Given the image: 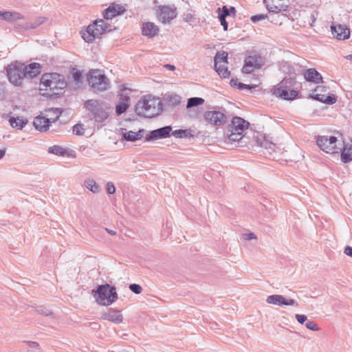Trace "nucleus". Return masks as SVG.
Masks as SVG:
<instances>
[{
    "label": "nucleus",
    "mask_w": 352,
    "mask_h": 352,
    "mask_svg": "<svg viewBox=\"0 0 352 352\" xmlns=\"http://www.w3.org/2000/svg\"><path fill=\"white\" fill-rule=\"evenodd\" d=\"M67 87L64 77L57 73L44 74L39 85L40 93L47 98H55L62 94Z\"/></svg>",
    "instance_id": "obj_1"
},
{
    "label": "nucleus",
    "mask_w": 352,
    "mask_h": 352,
    "mask_svg": "<svg viewBox=\"0 0 352 352\" xmlns=\"http://www.w3.org/2000/svg\"><path fill=\"white\" fill-rule=\"evenodd\" d=\"M283 70L285 73L289 74V77H285L272 89L274 96L284 100H293L297 95L298 91L291 90L296 83V77L294 69L287 63L283 66Z\"/></svg>",
    "instance_id": "obj_2"
},
{
    "label": "nucleus",
    "mask_w": 352,
    "mask_h": 352,
    "mask_svg": "<svg viewBox=\"0 0 352 352\" xmlns=\"http://www.w3.org/2000/svg\"><path fill=\"white\" fill-rule=\"evenodd\" d=\"M135 113L144 118H153L162 111V102L159 98L145 96L137 102L135 108Z\"/></svg>",
    "instance_id": "obj_3"
},
{
    "label": "nucleus",
    "mask_w": 352,
    "mask_h": 352,
    "mask_svg": "<svg viewBox=\"0 0 352 352\" xmlns=\"http://www.w3.org/2000/svg\"><path fill=\"white\" fill-rule=\"evenodd\" d=\"M87 81L95 92L100 93L108 90L111 82L104 71L100 69H90L87 74Z\"/></svg>",
    "instance_id": "obj_4"
},
{
    "label": "nucleus",
    "mask_w": 352,
    "mask_h": 352,
    "mask_svg": "<svg viewBox=\"0 0 352 352\" xmlns=\"http://www.w3.org/2000/svg\"><path fill=\"white\" fill-rule=\"evenodd\" d=\"M92 294L100 305L108 306L118 299L116 288L109 284L99 285L96 290H92Z\"/></svg>",
    "instance_id": "obj_5"
},
{
    "label": "nucleus",
    "mask_w": 352,
    "mask_h": 352,
    "mask_svg": "<svg viewBox=\"0 0 352 352\" xmlns=\"http://www.w3.org/2000/svg\"><path fill=\"white\" fill-rule=\"evenodd\" d=\"M61 110L58 108H50L46 109L45 116H36L33 122L34 127L40 131H47L51 123L58 120L61 115Z\"/></svg>",
    "instance_id": "obj_6"
},
{
    "label": "nucleus",
    "mask_w": 352,
    "mask_h": 352,
    "mask_svg": "<svg viewBox=\"0 0 352 352\" xmlns=\"http://www.w3.org/2000/svg\"><path fill=\"white\" fill-rule=\"evenodd\" d=\"M250 123L241 117H234L228 129V138L230 142H239L243 133L248 129Z\"/></svg>",
    "instance_id": "obj_7"
},
{
    "label": "nucleus",
    "mask_w": 352,
    "mask_h": 352,
    "mask_svg": "<svg viewBox=\"0 0 352 352\" xmlns=\"http://www.w3.org/2000/svg\"><path fill=\"white\" fill-rule=\"evenodd\" d=\"M318 146L327 153H337L342 149L343 141L335 136L321 135L317 138Z\"/></svg>",
    "instance_id": "obj_8"
},
{
    "label": "nucleus",
    "mask_w": 352,
    "mask_h": 352,
    "mask_svg": "<svg viewBox=\"0 0 352 352\" xmlns=\"http://www.w3.org/2000/svg\"><path fill=\"white\" fill-rule=\"evenodd\" d=\"M6 71L10 82L14 86H21L23 79L26 78L23 63H12L8 66Z\"/></svg>",
    "instance_id": "obj_9"
},
{
    "label": "nucleus",
    "mask_w": 352,
    "mask_h": 352,
    "mask_svg": "<svg viewBox=\"0 0 352 352\" xmlns=\"http://www.w3.org/2000/svg\"><path fill=\"white\" fill-rule=\"evenodd\" d=\"M84 106L91 113L97 122H104L109 116V113L100 105L97 100H88L85 102Z\"/></svg>",
    "instance_id": "obj_10"
},
{
    "label": "nucleus",
    "mask_w": 352,
    "mask_h": 352,
    "mask_svg": "<svg viewBox=\"0 0 352 352\" xmlns=\"http://www.w3.org/2000/svg\"><path fill=\"white\" fill-rule=\"evenodd\" d=\"M204 119L212 126L223 125L227 121L226 116L219 111H207L204 114Z\"/></svg>",
    "instance_id": "obj_11"
},
{
    "label": "nucleus",
    "mask_w": 352,
    "mask_h": 352,
    "mask_svg": "<svg viewBox=\"0 0 352 352\" xmlns=\"http://www.w3.org/2000/svg\"><path fill=\"white\" fill-rule=\"evenodd\" d=\"M263 65V59L258 55H250L245 59V63L242 69L243 73L250 74Z\"/></svg>",
    "instance_id": "obj_12"
},
{
    "label": "nucleus",
    "mask_w": 352,
    "mask_h": 352,
    "mask_svg": "<svg viewBox=\"0 0 352 352\" xmlns=\"http://www.w3.org/2000/svg\"><path fill=\"white\" fill-rule=\"evenodd\" d=\"M266 302L268 304L274 305H286V306H295L298 307V303L296 300L291 298H287L282 295L274 294L268 296L266 298Z\"/></svg>",
    "instance_id": "obj_13"
},
{
    "label": "nucleus",
    "mask_w": 352,
    "mask_h": 352,
    "mask_svg": "<svg viewBox=\"0 0 352 352\" xmlns=\"http://www.w3.org/2000/svg\"><path fill=\"white\" fill-rule=\"evenodd\" d=\"M286 1L287 0H263L267 10L274 13L285 11L288 7Z\"/></svg>",
    "instance_id": "obj_14"
},
{
    "label": "nucleus",
    "mask_w": 352,
    "mask_h": 352,
    "mask_svg": "<svg viewBox=\"0 0 352 352\" xmlns=\"http://www.w3.org/2000/svg\"><path fill=\"white\" fill-rule=\"evenodd\" d=\"M177 16L176 8L170 6H162L160 8L157 17L159 20L163 23H166L170 22Z\"/></svg>",
    "instance_id": "obj_15"
},
{
    "label": "nucleus",
    "mask_w": 352,
    "mask_h": 352,
    "mask_svg": "<svg viewBox=\"0 0 352 352\" xmlns=\"http://www.w3.org/2000/svg\"><path fill=\"white\" fill-rule=\"evenodd\" d=\"M172 131L170 126H164L153 131H151L146 136V141L155 140L158 139H164L169 137L170 133Z\"/></svg>",
    "instance_id": "obj_16"
},
{
    "label": "nucleus",
    "mask_w": 352,
    "mask_h": 352,
    "mask_svg": "<svg viewBox=\"0 0 352 352\" xmlns=\"http://www.w3.org/2000/svg\"><path fill=\"white\" fill-rule=\"evenodd\" d=\"M126 91H127V89L124 87L118 95L119 102L116 107V112L119 116L125 112L129 106L130 98L124 93ZM128 91H130L131 90L128 89Z\"/></svg>",
    "instance_id": "obj_17"
},
{
    "label": "nucleus",
    "mask_w": 352,
    "mask_h": 352,
    "mask_svg": "<svg viewBox=\"0 0 352 352\" xmlns=\"http://www.w3.org/2000/svg\"><path fill=\"white\" fill-rule=\"evenodd\" d=\"M256 145L267 151H276L278 148L276 144L263 134L258 133L254 137Z\"/></svg>",
    "instance_id": "obj_18"
},
{
    "label": "nucleus",
    "mask_w": 352,
    "mask_h": 352,
    "mask_svg": "<svg viewBox=\"0 0 352 352\" xmlns=\"http://www.w3.org/2000/svg\"><path fill=\"white\" fill-rule=\"evenodd\" d=\"M101 319L120 324L123 322V316L120 311L111 308L102 313Z\"/></svg>",
    "instance_id": "obj_19"
},
{
    "label": "nucleus",
    "mask_w": 352,
    "mask_h": 352,
    "mask_svg": "<svg viewBox=\"0 0 352 352\" xmlns=\"http://www.w3.org/2000/svg\"><path fill=\"white\" fill-rule=\"evenodd\" d=\"M332 34L340 40L347 39L350 36V30L345 25L340 24L331 26Z\"/></svg>",
    "instance_id": "obj_20"
},
{
    "label": "nucleus",
    "mask_w": 352,
    "mask_h": 352,
    "mask_svg": "<svg viewBox=\"0 0 352 352\" xmlns=\"http://www.w3.org/2000/svg\"><path fill=\"white\" fill-rule=\"evenodd\" d=\"M0 19L9 23L23 20L24 16L16 11H0Z\"/></svg>",
    "instance_id": "obj_21"
},
{
    "label": "nucleus",
    "mask_w": 352,
    "mask_h": 352,
    "mask_svg": "<svg viewBox=\"0 0 352 352\" xmlns=\"http://www.w3.org/2000/svg\"><path fill=\"white\" fill-rule=\"evenodd\" d=\"M82 38L87 43H92L96 38H99L101 34L97 28L93 25H89L87 30L81 32Z\"/></svg>",
    "instance_id": "obj_22"
},
{
    "label": "nucleus",
    "mask_w": 352,
    "mask_h": 352,
    "mask_svg": "<svg viewBox=\"0 0 352 352\" xmlns=\"http://www.w3.org/2000/svg\"><path fill=\"white\" fill-rule=\"evenodd\" d=\"M159 28L154 23L145 22L142 23V34L148 38H152L159 33Z\"/></svg>",
    "instance_id": "obj_23"
},
{
    "label": "nucleus",
    "mask_w": 352,
    "mask_h": 352,
    "mask_svg": "<svg viewBox=\"0 0 352 352\" xmlns=\"http://www.w3.org/2000/svg\"><path fill=\"white\" fill-rule=\"evenodd\" d=\"M124 8L120 5H112L103 11V16L106 19H111L113 17L122 14Z\"/></svg>",
    "instance_id": "obj_24"
},
{
    "label": "nucleus",
    "mask_w": 352,
    "mask_h": 352,
    "mask_svg": "<svg viewBox=\"0 0 352 352\" xmlns=\"http://www.w3.org/2000/svg\"><path fill=\"white\" fill-rule=\"evenodd\" d=\"M41 66L39 63H33L28 65H24V72L26 78H33L41 73Z\"/></svg>",
    "instance_id": "obj_25"
},
{
    "label": "nucleus",
    "mask_w": 352,
    "mask_h": 352,
    "mask_svg": "<svg viewBox=\"0 0 352 352\" xmlns=\"http://www.w3.org/2000/svg\"><path fill=\"white\" fill-rule=\"evenodd\" d=\"M303 75L305 79L308 82H311L315 84H319L323 82L321 74L314 68L307 69Z\"/></svg>",
    "instance_id": "obj_26"
},
{
    "label": "nucleus",
    "mask_w": 352,
    "mask_h": 352,
    "mask_svg": "<svg viewBox=\"0 0 352 352\" xmlns=\"http://www.w3.org/2000/svg\"><path fill=\"white\" fill-rule=\"evenodd\" d=\"M47 19L45 16H38L34 19L33 21L27 22L19 25L18 28H21L23 30H29L36 29L38 26L43 24L45 21H47Z\"/></svg>",
    "instance_id": "obj_27"
},
{
    "label": "nucleus",
    "mask_w": 352,
    "mask_h": 352,
    "mask_svg": "<svg viewBox=\"0 0 352 352\" xmlns=\"http://www.w3.org/2000/svg\"><path fill=\"white\" fill-rule=\"evenodd\" d=\"M310 97L316 100L328 104H333L336 103V98L333 95L327 96L325 94L316 93L310 95Z\"/></svg>",
    "instance_id": "obj_28"
},
{
    "label": "nucleus",
    "mask_w": 352,
    "mask_h": 352,
    "mask_svg": "<svg viewBox=\"0 0 352 352\" xmlns=\"http://www.w3.org/2000/svg\"><path fill=\"white\" fill-rule=\"evenodd\" d=\"M144 132V130H139L138 132H134L132 131H126L123 133V138L126 141L135 142L140 140L143 137Z\"/></svg>",
    "instance_id": "obj_29"
},
{
    "label": "nucleus",
    "mask_w": 352,
    "mask_h": 352,
    "mask_svg": "<svg viewBox=\"0 0 352 352\" xmlns=\"http://www.w3.org/2000/svg\"><path fill=\"white\" fill-rule=\"evenodd\" d=\"M341 151V160L344 163L352 161V144L346 146L343 145Z\"/></svg>",
    "instance_id": "obj_30"
},
{
    "label": "nucleus",
    "mask_w": 352,
    "mask_h": 352,
    "mask_svg": "<svg viewBox=\"0 0 352 352\" xmlns=\"http://www.w3.org/2000/svg\"><path fill=\"white\" fill-rule=\"evenodd\" d=\"M10 125L13 128H16L17 129H22L28 123V120L26 118H20V117H11L9 120Z\"/></svg>",
    "instance_id": "obj_31"
},
{
    "label": "nucleus",
    "mask_w": 352,
    "mask_h": 352,
    "mask_svg": "<svg viewBox=\"0 0 352 352\" xmlns=\"http://www.w3.org/2000/svg\"><path fill=\"white\" fill-rule=\"evenodd\" d=\"M85 186L89 190L95 194L99 193L101 190L100 186L94 179H87L85 181Z\"/></svg>",
    "instance_id": "obj_32"
},
{
    "label": "nucleus",
    "mask_w": 352,
    "mask_h": 352,
    "mask_svg": "<svg viewBox=\"0 0 352 352\" xmlns=\"http://www.w3.org/2000/svg\"><path fill=\"white\" fill-rule=\"evenodd\" d=\"M228 53L226 52H218L214 57V66L218 65L228 64Z\"/></svg>",
    "instance_id": "obj_33"
},
{
    "label": "nucleus",
    "mask_w": 352,
    "mask_h": 352,
    "mask_svg": "<svg viewBox=\"0 0 352 352\" xmlns=\"http://www.w3.org/2000/svg\"><path fill=\"white\" fill-rule=\"evenodd\" d=\"M227 64L221 63V65H218L214 66V69L216 72L218 73L219 76L223 78H228L230 75V71L228 69Z\"/></svg>",
    "instance_id": "obj_34"
},
{
    "label": "nucleus",
    "mask_w": 352,
    "mask_h": 352,
    "mask_svg": "<svg viewBox=\"0 0 352 352\" xmlns=\"http://www.w3.org/2000/svg\"><path fill=\"white\" fill-rule=\"evenodd\" d=\"M204 103V99L199 97L190 98L188 100L186 108L190 109L194 107L201 105Z\"/></svg>",
    "instance_id": "obj_35"
},
{
    "label": "nucleus",
    "mask_w": 352,
    "mask_h": 352,
    "mask_svg": "<svg viewBox=\"0 0 352 352\" xmlns=\"http://www.w3.org/2000/svg\"><path fill=\"white\" fill-rule=\"evenodd\" d=\"M172 135L177 138H189L192 137L190 130L189 129H177L172 132Z\"/></svg>",
    "instance_id": "obj_36"
},
{
    "label": "nucleus",
    "mask_w": 352,
    "mask_h": 352,
    "mask_svg": "<svg viewBox=\"0 0 352 352\" xmlns=\"http://www.w3.org/2000/svg\"><path fill=\"white\" fill-rule=\"evenodd\" d=\"M230 85L233 87H236L239 89H251L252 88H255L256 87V85H245V84H243L242 82H239L237 81L236 79H231L230 80Z\"/></svg>",
    "instance_id": "obj_37"
},
{
    "label": "nucleus",
    "mask_w": 352,
    "mask_h": 352,
    "mask_svg": "<svg viewBox=\"0 0 352 352\" xmlns=\"http://www.w3.org/2000/svg\"><path fill=\"white\" fill-rule=\"evenodd\" d=\"M93 25L96 27V28H97L98 31L100 32L101 35L103 33H104L108 29V25L102 19L96 21L93 23Z\"/></svg>",
    "instance_id": "obj_38"
},
{
    "label": "nucleus",
    "mask_w": 352,
    "mask_h": 352,
    "mask_svg": "<svg viewBox=\"0 0 352 352\" xmlns=\"http://www.w3.org/2000/svg\"><path fill=\"white\" fill-rule=\"evenodd\" d=\"M49 153L59 155V156H65L66 154V151L61 146L54 145L49 148Z\"/></svg>",
    "instance_id": "obj_39"
},
{
    "label": "nucleus",
    "mask_w": 352,
    "mask_h": 352,
    "mask_svg": "<svg viewBox=\"0 0 352 352\" xmlns=\"http://www.w3.org/2000/svg\"><path fill=\"white\" fill-rule=\"evenodd\" d=\"M73 133L76 135H82L85 133V129L81 124H77L73 126Z\"/></svg>",
    "instance_id": "obj_40"
},
{
    "label": "nucleus",
    "mask_w": 352,
    "mask_h": 352,
    "mask_svg": "<svg viewBox=\"0 0 352 352\" xmlns=\"http://www.w3.org/2000/svg\"><path fill=\"white\" fill-rule=\"evenodd\" d=\"M267 19V14H256V15L252 16L251 18H250V20L253 23H257V22H258L260 21H262V20H264V19Z\"/></svg>",
    "instance_id": "obj_41"
},
{
    "label": "nucleus",
    "mask_w": 352,
    "mask_h": 352,
    "mask_svg": "<svg viewBox=\"0 0 352 352\" xmlns=\"http://www.w3.org/2000/svg\"><path fill=\"white\" fill-rule=\"evenodd\" d=\"M305 326L308 329L314 331H318L320 329L318 324L311 320H307Z\"/></svg>",
    "instance_id": "obj_42"
},
{
    "label": "nucleus",
    "mask_w": 352,
    "mask_h": 352,
    "mask_svg": "<svg viewBox=\"0 0 352 352\" xmlns=\"http://www.w3.org/2000/svg\"><path fill=\"white\" fill-rule=\"evenodd\" d=\"M168 101L172 105L176 106L180 103L181 98L177 95H172L169 97Z\"/></svg>",
    "instance_id": "obj_43"
},
{
    "label": "nucleus",
    "mask_w": 352,
    "mask_h": 352,
    "mask_svg": "<svg viewBox=\"0 0 352 352\" xmlns=\"http://www.w3.org/2000/svg\"><path fill=\"white\" fill-rule=\"evenodd\" d=\"M129 289L131 292L135 293V294H139L142 292V288L140 285L138 284H131L129 285Z\"/></svg>",
    "instance_id": "obj_44"
},
{
    "label": "nucleus",
    "mask_w": 352,
    "mask_h": 352,
    "mask_svg": "<svg viewBox=\"0 0 352 352\" xmlns=\"http://www.w3.org/2000/svg\"><path fill=\"white\" fill-rule=\"evenodd\" d=\"M221 8H218L217 12L219 13V16H223V17H226L227 16L230 15V10L227 8V6H223L221 8Z\"/></svg>",
    "instance_id": "obj_45"
},
{
    "label": "nucleus",
    "mask_w": 352,
    "mask_h": 352,
    "mask_svg": "<svg viewBox=\"0 0 352 352\" xmlns=\"http://www.w3.org/2000/svg\"><path fill=\"white\" fill-rule=\"evenodd\" d=\"M195 19L194 14L190 12L184 14V21L186 23L195 22Z\"/></svg>",
    "instance_id": "obj_46"
},
{
    "label": "nucleus",
    "mask_w": 352,
    "mask_h": 352,
    "mask_svg": "<svg viewBox=\"0 0 352 352\" xmlns=\"http://www.w3.org/2000/svg\"><path fill=\"white\" fill-rule=\"evenodd\" d=\"M107 192L109 195H113L116 192V188L114 186V184L111 182H109L107 184Z\"/></svg>",
    "instance_id": "obj_47"
},
{
    "label": "nucleus",
    "mask_w": 352,
    "mask_h": 352,
    "mask_svg": "<svg viewBox=\"0 0 352 352\" xmlns=\"http://www.w3.org/2000/svg\"><path fill=\"white\" fill-rule=\"evenodd\" d=\"M73 78L76 83H78L81 81L82 75L81 73L78 70H76L72 73Z\"/></svg>",
    "instance_id": "obj_48"
},
{
    "label": "nucleus",
    "mask_w": 352,
    "mask_h": 352,
    "mask_svg": "<svg viewBox=\"0 0 352 352\" xmlns=\"http://www.w3.org/2000/svg\"><path fill=\"white\" fill-rule=\"evenodd\" d=\"M295 318L300 324H303L305 322L307 321V316L303 314H296Z\"/></svg>",
    "instance_id": "obj_49"
},
{
    "label": "nucleus",
    "mask_w": 352,
    "mask_h": 352,
    "mask_svg": "<svg viewBox=\"0 0 352 352\" xmlns=\"http://www.w3.org/2000/svg\"><path fill=\"white\" fill-rule=\"evenodd\" d=\"M219 21L221 22V25L223 26V30L226 31L228 30V24L226 21V17L223 16H219Z\"/></svg>",
    "instance_id": "obj_50"
},
{
    "label": "nucleus",
    "mask_w": 352,
    "mask_h": 352,
    "mask_svg": "<svg viewBox=\"0 0 352 352\" xmlns=\"http://www.w3.org/2000/svg\"><path fill=\"white\" fill-rule=\"evenodd\" d=\"M243 238H244V239L250 241L252 239H255L256 237L254 233L250 232V233L244 234Z\"/></svg>",
    "instance_id": "obj_51"
},
{
    "label": "nucleus",
    "mask_w": 352,
    "mask_h": 352,
    "mask_svg": "<svg viewBox=\"0 0 352 352\" xmlns=\"http://www.w3.org/2000/svg\"><path fill=\"white\" fill-rule=\"evenodd\" d=\"M344 252L347 256H349L352 257V248L351 246H346L344 248Z\"/></svg>",
    "instance_id": "obj_52"
},
{
    "label": "nucleus",
    "mask_w": 352,
    "mask_h": 352,
    "mask_svg": "<svg viewBox=\"0 0 352 352\" xmlns=\"http://www.w3.org/2000/svg\"><path fill=\"white\" fill-rule=\"evenodd\" d=\"M315 92H326L327 88L324 86H317L314 90Z\"/></svg>",
    "instance_id": "obj_53"
},
{
    "label": "nucleus",
    "mask_w": 352,
    "mask_h": 352,
    "mask_svg": "<svg viewBox=\"0 0 352 352\" xmlns=\"http://www.w3.org/2000/svg\"><path fill=\"white\" fill-rule=\"evenodd\" d=\"M164 67L167 69L171 70V71H174L175 69V67L174 65H170V64L164 65Z\"/></svg>",
    "instance_id": "obj_54"
},
{
    "label": "nucleus",
    "mask_w": 352,
    "mask_h": 352,
    "mask_svg": "<svg viewBox=\"0 0 352 352\" xmlns=\"http://www.w3.org/2000/svg\"><path fill=\"white\" fill-rule=\"evenodd\" d=\"M229 10H230V14H232L233 16H235V14H236V10H235V8L234 7H230V8Z\"/></svg>",
    "instance_id": "obj_55"
},
{
    "label": "nucleus",
    "mask_w": 352,
    "mask_h": 352,
    "mask_svg": "<svg viewBox=\"0 0 352 352\" xmlns=\"http://www.w3.org/2000/svg\"><path fill=\"white\" fill-rule=\"evenodd\" d=\"M5 155H6V150L0 149V160L2 159Z\"/></svg>",
    "instance_id": "obj_56"
},
{
    "label": "nucleus",
    "mask_w": 352,
    "mask_h": 352,
    "mask_svg": "<svg viewBox=\"0 0 352 352\" xmlns=\"http://www.w3.org/2000/svg\"><path fill=\"white\" fill-rule=\"evenodd\" d=\"M105 230L108 233H109L111 235H115L116 234V231H114V230H110L108 228H106Z\"/></svg>",
    "instance_id": "obj_57"
},
{
    "label": "nucleus",
    "mask_w": 352,
    "mask_h": 352,
    "mask_svg": "<svg viewBox=\"0 0 352 352\" xmlns=\"http://www.w3.org/2000/svg\"><path fill=\"white\" fill-rule=\"evenodd\" d=\"M271 22L275 23L276 25H280L282 24V23L279 22L278 20H273L272 19V20H271Z\"/></svg>",
    "instance_id": "obj_58"
},
{
    "label": "nucleus",
    "mask_w": 352,
    "mask_h": 352,
    "mask_svg": "<svg viewBox=\"0 0 352 352\" xmlns=\"http://www.w3.org/2000/svg\"><path fill=\"white\" fill-rule=\"evenodd\" d=\"M43 314L46 315V316H50L52 314L51 311H45V312L43 313Z\"/></svg>",
    "instance_id": "obj_59"
},
{
    "label": "nucleus",
    "mask_w": 352,
    "mask_h": 352,
    "mask_svg": "<svg viewBox=\"0 0 352 352\" xmlns=\"http://www.w3.org/2000/svg\"><path fill=\"white\" fill-rule=\"evenodd\" d=\"M346 58H347L348 60H352V54L347 56H346Z\"/></svg>",
    "instance_id": "obj_60"
}]
</instances>
